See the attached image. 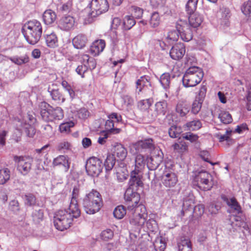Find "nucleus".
Masks as SVG:
<instances>
[{
    "mask_svg": "<svg viewBox=\"0 0 251 251\" xmlns=\"http://www.w3.org/2000/svg\"><path fill=\"white\" fill-rule=\"evenodd\" d=\"M22 32L26 41L31 45H35L41 37L42 26L37 20L30 21L24 25Z\"/></svg>",
    "mask_w": 251,
    "mask_h": 251,
    "instance_id": "1",
    "label": "nucleus"
},
{
    "mask_svg": "<svg viewBox=\"0 0 251 251\" xmlns=\"http://www.w3.org/2000/svg\"><path fill=\"white\" fill-rule=\"evenodd\" d=\"M83 205L86 213L88 214L99 212L103 205L100 194L96 190H92L84 198Z\"/></svg>",
    "mask_w": 251,
    "mask_h": 251,
    "instance_id": "2",
    "label": "nucleus"
},
{
    "mask_svg": "<svg viewBox=\"0 0 251 251\" xmlns=\"http://www.w3.org/2000/svg\"><path fill=\"white\" fill-rule=\"evenodd\" d=\"M75 214L70 210V206L67 210H60L58 211L54 217V225L58 230L63 231L69 228L73 219L79 217L80 216H74Z\"/></svg>",
    "mask_w": 251,
    "mask_h": 251,
    "instance_id": "3",
    "label": "nucleus"
},
{
    "mask_svg": "<svg viewBox=\"0 0 251 251\" xmlns=\"http://www.w3.org/2000/svg\"><path fill=\"white\" fill-rule=\"evenodd\" d=\"M203 75V72L201 68L196 66L190 67L183 75V84L185 87H194L201 82Z\"/></svg>",
    "mask_w": 251,
    "mask_h": 251,
    "instance_id": "4",
    "label": "nucleus"
},
{
    "mask_svg": "<svg viewBox=\"0 0 251 251\" xmlns=\"http://www.w3.org/2000/svg\"><path fill=\"white\" fill-rule=\"evenodd\" d=\"M147 218L148 213L145 206L139 205L135 207L129 219V223L133 228L144 229Z\"/></svg>",
    "mask_w": 251,
    "mask_h": 251,
    "instance_id": "5",
    "label": "nucleus"
},
{
    "mask_svg": "<svg viewBox=\"0 0 251 251\" xmlns=\"http://www.w3.org/2000/svg\"><path fill=\"white\" fill-rule=\"evenodd\" d=\"M197 186L203 191L210 190L213 186V177L206 171L199 172L194 178Z\"/></svg>",
    "mask_w": 251,
    "mask_h": 251,
    "instance_id": "6",
    "label": "nucleus"
},
{
    "mask_svg": "<svg viewBox=\"0 0 251 251\" xmlns=\"http://www.w3.org/2000/svg\"><path fill=\"white\" fill-rule=\"evenodd\" d=\"M89 16L96 17L107 11L109 4L107 0H92L89 5Z\"/></svg>",
    "mask_w": 251,
    "mask_h": 251,
    "instance_id": "7",
    "label": "nucleus"
},
{
    "mask_svg": "<svg viewBox=\"0 0 251 251\" xmlns=\"http://www.w3.org/2000/svg\"><path fill=\"white\" fill-rule=\"evenodd\" d=\"M176 28L182 40L189 42L192 39L193 31L186 21L181 19L178 20L176 23Z\"/></svg>",
    "mask_w": 251,
    "mask_h": 251,
    "instance_id": "8",
    "label": "nucleus"
},
{
    "mask_svg": "<svg viewBox=\"0 0 251 251\" xmlns=\"http://www.w3.org/2000/svg\"><path fill=\"white\" fill-rule=\"evenodd\" d=\"M14 161L17 164V170L23 175H25L31 169L33 158L29 156H14Z\"/></svg>",
    "mask_w": 251,
    "mask_h": 251,
    "instance_id": "9",
    "label": "nucleus"
},
{
    "mask_svg": "<svg viewBox=\"0 0 251 251\" xmlns=\"http://www.w3.org/2000/svg\"><path fill=\"white\" fill-rule=\"evenodd\" d=\"M87 174L91 176H98L102 170L101 162L96 157H90L86 162L85 165Z\"/></svg>",
    "mask_w": 251,
    "mask_h": 251,
    "instance_id": "10",
    "label": "nucleus"
},
{
    "mask_svg": "<svg viewBox=\"0 0 251 251\" xmlns=\"http://www.w3.org/2000/svg\"><path fill=\"white\" fill-rule=\"evenodd\" d=\"M162 183L166 188L174 187L178 182L177 175L172 170L166 168L161 176Z\"/></svg>",
    "mask_w": 251,
    "mask_h": 251,
    "instance_id": "11",
    "label": "nucleus"
},
{
    "mask_svg": "<svg viewBox=\"0 0 251 251\" xmlns=\"http://www.w3.org/2000/svg\"><path fill=\"white\" fill-rule=\"evenodd\" d=\"M80 186L79 185H75L74 187L71 202L70 203V210L75 214V217L80 215V210L79 208L77 199L79 195Z\"/></svg>",
    "mask_w": 251,
    "mask_h": 251,
    "instance_id": "12",
    "label": "nucleus"
},
{
    "mask_svg": "<svg viewBox=\"0 0 251 251\" xmlns=\"http://www.w3.org/2000/svg\"><path fill=\"white\" fill-rule=\"evenodd\" d=\"M124 198L127 205L128 209L131 210L136 206L140 201L139 195L129 189L126 190Z\"/></svg>",
    "mask_w": 251,
    "mask_h": 251,
    "instance_id": "13",
    "label": "nucleus"
},
{
    "mask_svg": "<svg viewBox=\"0 0 251 251\" xmlns=\"http://www.w3.org/2000/svg\"><path fill=\"white\" fill-rule=\"evenodd\" d=\"M111 124H112V127H111V134L119 133L123 126L122 116L117 113H111Z\"/></svg>",
    "mask_w": 251,
    "mask_h": 251,
    "instance_id": "14",
    "label": "nucleus"
},
{
    "mask_svg": "<svg viewBox=\"0 0 251 251\" xmlns=\"http://www.w3.org/2000/svg\"><path fill=\"white\" fill-rule=\"evenodd\" d=\"M185 53V47L184 44L178 43L173 46L170 51V56L174 60L181 59Z\"/></svg>",
    "mask_w": 251,
    "mask_h": 251,
    "instance_id": "15",
    "label": "nucleus"
},
{
    "mask_svg": "<svg viewBox=\"0 0 251 251\" xmlns=\"http://www.w3.org/2000/svg\"><path fill=\"white\" fill-rule=\"evenodd\" d=\"M168 104L166 100L156 102L154 106V110L151 115V119H155L158 116H164L167 110Z\"/></svg>",
    "mask_w": 251,
    "mask_h": 251,
    "instance_id": "16",
    "label": "nucleus"
},
{
    "mask_svg": "<svg viewBox=\"0 0 251 251\" xmlns=\"http://www.w3.org/2000/svg\"><path fill=\"white\" fill-rule=\"evenodd\" d=\"M71 160L67 155H60L54 158L52 165L54 167H62L65 172H67L70 167Z\"/></svg>",
    "mask_w": 251,
    "mask_h": 251,
    "instance_id": "17",
    "label": "nucleus"
},
{
    "mask_svg": "<svg viewBox=\"0 0 251 251\" xmlns=\"http://www.w3.org/2000/svg\"><path fill=\"white\" fill-rule=\"evenodd\" d=\"M111 154L114 157V160H124L127 155L126 150L120 143H117L112 147L111 149Z\"/></svg>",
    "mask_w": 251,
    "mask_h": 251,
    "instance_id": "18",
    "label": "nucleus"
},
{
    "mask_svg": "<svg viewBox=\"0 0 251 251\" xmlns=\"http://www.w3.org/2000/svg\"><path fill=\"white\" fill-rule=\"evenodd\" d=\"M15 124L17 129L21 131H24L28 137H33L34 135L35 129L30 124L20 120H16Z\"/></svg>",
    "mask_w": 251,
    "mask_h": 251,
    "instance_id": "19",
    "label": "nucleus"
},
{
    "mask_svg": "<svg viewBox=\"0 0 251 251\" xmlns=\"http://www.w3.org/2000/svg\"><path fill=\"white\" fill-rule=\"evenodd\" d=\"M75 24L73 17L68 15L62 17L59 21L58 26L62 30H69L72 29Z\"/></svg>",
    "mask_w": 251,
    "mask_h": 251,
    "instance_id": "20",
    "label": "nucleus"
},
{
    "mask_svg": "<svg viewBox=\"0 0 251 251\" xmlns=\"http://www.w3.org/2000/svg\"><path fill=\"white\" fill-rule=\"evenodd\" d=\"M189 15L188 21L189 26L193 28L199 27L203 20V16L199 13L193 12Z\"/></svg>",
    "mask_w": 251,
    "mask_h": 251,
    "instance_id": "21",
    "label": "nucleus"
},
{
    "mask_svg": "<svg viewBox=\"0 0 251 251\" xmlns=\"http://www.w3.org/2000/svg\"><path fill=\"white\" fill-rule=\"evenodd\" d=\"M105 47V43L103 40H97L95 41L90 47V51L91 53L96 56L103 51Z\"/></svg>",
    "mask_w": 251,
    "mask_h": 251,
    "instance_id": "22",
    "label": "nucleus"
},
{
    "mask_svg": "<svg viewBox=\"0 0 251 251\" xmlns=\"http://www.w3.org/2000/svg\"><path fill=\"white\" fill-rule=\"evenodd\" d=\"M139 170L137 168L131 171L130 173V178L129 180V184L130 186L136 184L137 186L143 187V183L141 180V176L139 175Z\"/></svg>",
    "mask_w": 251,
    "mask_h": 251,
    "instance_id": "23",
    "label": "nucleus"
},
{
    "mask_svg": "<svg viewBox=\"0 0 251 251\" xmlns=\"http://www.w3.org/2000/svg\"><path fill=\"white\" fill-rule=\"evenodd\" d=\"M88 41L87 37L82 34H79L75 37L73 39L74 47L77 49H82L85 47Z\"/></svg>",
    "mask_w": 251,
    "mask_h": 251,
    "instance_id": "24",
    "label": "nucleus"
},
{
    "mask_svg": "<svg viewBox=\"0 0 251 251\" xmlns=\"http://www.w3.org/2000/svg\"><path fill=\"white\" fill-rule=\"evenodd\" d=\"M162 161V157L159 155L151 156L148 160L147 165L151 170L156 169Z\"/></svg>",
    "mask_w": 251,
    "mask_h": 251,
    "instance_id": "25",
    "label": "nucleus"
},
{
    "mask_svg": "<svg viewBox=\"0 0 251 251\" xmlns=\"http://www.w3.org/2000/svg\"><path fill=\"white\" fill-rule=\"evenodd\" d=\"M64 113L61 107H57L55 108H51L49 115V121L54 120H60L63 119Z\"/></svg>",
    "mask_w": 251,
    "mask_h": 251,
    "instance_id": "26",
    "label": "nucleus"
},
{
    "mask_svg": "<svg viewBox=\"0 0 251 251\" xmlns=\"http://www.w3.org/2000/svg\"><path fill=\"white\" fill-rule=\"evenodd\" d=\"M178 251H192V245L189 239L181 238L177 243Z\"/></svg>",
    "mask_w": 251,
    "mask_h": 251,
    "instance_id": "27",
    "label": "nucleus"
},
{
    "mask_svg": "<svg viewBox=\"0 0 251 251\" xmlns=\"http://www.w3.org/2000/svg\"><path fill=\"white\" fill-rule=\"evenodd\" d=\"M40 114L42 119L45 121H49V115L52 107L46 102H41L39 105Z\"/></svg>",
    "mask_w": 251,
    "mask_h": 251,
    "instance_id": "28",
    "label": "nucleus"
},
{
    "mask_svg": "<svg viewBox=\"0 0 251 251\" xmlns=\"http://www.w3.org/2000/svg\"><path fill=\"white\" fill-rule=\"evenodd\" d=\"M8 59L12 63L17 65H22L29 62V57L26 54H23L21 56L14 55L9 57Z\"/></svg>",
    "mask_w": 251,
    "mask_h": 251,
    "instance_id": "29",
    "label": "nucleus"
},
{
    "mask_svg": "<svg viewBox=\"0 0 251 251\" xmlns=\"http://www.w3.org/2000/svg\"><path fill=\"white\" fill-rule=\"evenodd\" d=\"M56 19L55 13L50 9L45 11L43 15V20L46 25H50Z\"/></svg>",
    "mask_w": 251,
    "mask_h": 251,
    "instance_id": "30",
    "label": "nucleus"
},
{
    "mask_svg": "<svg viewBox=\"0 0 251 251\" xmlns=\"http://www.w3.org/2000/svg\"><path fill=\"white\" fill-rule=\"evenodd\" d=\"M176 111L181 117L185 116L189 111V105L185 101H179L176 104Z\"/></svg>",
    "mask_w": 251,
    "mask_h": 251,
    "instance_id": "31",
    "label": "nucleus"
},
{
    "mask_svg": "<svg viewBox=\"0 0 251 251\" xmlns=\"http://www.w3.org/2000/svg\"><path fill=\"white\" fill-rule=\"evenodd\" d=\"M226 203L232 209L233 212L238 214L242 213V208L235 198L228 199Z\"/></svg>",
    "mask_w": 251,
    "mask_h": 251,
    "instance_id": "32",
    "label": "nucleus"
},
{
    "mask_svg": "<svg viewBox=\"0 0 251 251\" xmlns=\"http://www.w3.org/2000/svg\"><path fill=\"white\" fill-rule=\"evenodd\" d=\"M45 40L47 46L50 48H54L57 46L58 39L54 32L47 34L45 35Z\"/></svg>",
    "mask_w": 251,
    "mask_h": 251,
    "instance_id": "33",
    "label": "nucleus"
},
{
    "mask_svg": "<svg viewBox=\"0 0 251 251\" xmlns=\"http://www.w3.org/2000/svg\"><path fill=\"white\" fill-rule=\"evenodd\" d=\"M174 150L179 153H182L188 150V146L186 143L183 141H179L173 145Z\"/></svg>",
    "mask_w": 251,
    "mask_h": 251,
    "instance_id": "34",
    "label": "nucleus"
},
{
    "mask_svg": "<svg viewBox=\"0 0 251 251\" xmlns=\"http://www.w3.org/2000/svg\"><path fill=\"white\" fill-rule=\"evenodd\" d=\"M153 103L152 99H147L140 100L137 103V107L142 111L148 110Z\"/></svg>",
    "mask_w": 251,
    "mask_h": 251,
    "instance_id": "35",
    "label": "nucleus"
},
{
    "mask_svg": "<svg viewBox=\"0 0 251 251\" xmlns=\"http://www.w3.org/2000/svg\"><path fill=\"white\" fill-rule=\"evenodd\" d=\"M136 24L132 16L126 15L123 20V29L126 30L131 29Z\"/></svg>",
    "mask_w": 251,
    "mask_h": 251,
    "instance_id": "36",
    "label": "nucleus"
},
{
    "mask_svg": "<svg viewBox=\"0 0 251 251\" xmlns=\"http://www.w3.org/2000/svg\"><path fill=\"white\" fill-rule=\"evenodd\" d=\"M153 246L156 251H164L166 246L165 242L161 236L156 237Z\"/></svg>",
    "mask_w": 251,
    "mask_h": 251,
    "instance_id": "37",
    "label": "nucleus"
},
{
    "mask_svg": "<svg viewBox=\"0 0 251 251\" xmlns=\"http://www.w3.org/2000/svg\"><path fill=\"white\" fill-rule=\"evenodd\" d=\"M10 175V171L8 168L0 169V185L5 184L9 180Z\"/></svg>",
    "mask_w": 251,
    "mask_h": 251,
    "instance_id": "38",
    "label": "nucleus"
},
{
    "mask_svg": "<svg viewBox=\"0 0 251 251\" xmlns=\"http://www.w3.org/2000/svg\"><path fill=\"white\" fill-rule=\"evenodd\" d=\"M123 28L122 21L119 17H114L111 22V29L114 30L116 35H117V31Z\"/></svg>",
    "mask_w": 251,
    "mask_h": 251,
    "instance_id": "39",
    "label": "nucleus"
},
{
    "mask_svg": "<svg viewBox=\"0 0 251 251\" xmlns=\"http://www.w3.org/2000/svg\"><path fill=\"white\" fill-rule=\"evenodd\" d=\"M185 126L188 130L196 131L201 127L202 124L200 120H195L192 121L187 122Z\"/></svg>",
    "mask_w": 251,
    "mask_h": 251,
    "instance_id": "40",
    "label": "nucleus"
},
{
    "mask_svg": "<svg viewBox=\"0 0 251 251\" xmlns=\"http://www.w3.org/2000/svg\"><path fill=\"white\" fill-rule=\"evenodd\" d=\"M182 132V129L180 126L176 125L172 126L169 129L168 133L171 138L178 137Z\"/></svg>",
    "mask_w": 251,
    "mask_h": 251,
    "instance_id": "41",
    "label": "nucleus"
},
{
    "mask_svg": "<svg viewBox=\"0 0 251 251\" xmlns=\"http://www.w3.org/2000/svg\"><path fill=\"white\" fill-rule=\"evenodd\" d=\"M199 0H188L186 5L185 10L187 13L192 14L194 12L197 7V4Z\"/></svg>",
    "mask_w": 251,
    "mask_h": 251,
    "instance_id": "42",
    "label": "nucleus"
},
{
    "mask_svg": "<svg viewBox=\"0 0 251 251\" xmlns=\"http://www.w3.org/2000/svg\"><path fill=\"white\" fill-rule=\"evenodd\" d=\"M126 214V209L123 205L117 206L114 211L113 215L117 219H122Z\"/></svg>",
    "mask_w": 251,
    "mask_h": 251,
    "instance_id": "43",
    "label": "nucleus"
},
{
    "mask_svg": "<svg viewBox=\"0 0 251 251\" xmlns=\"http://www.w3.org/2000/svg\"><path fill=\"white\" fill-rule=\"evenodd\" d=\"M219 118L224 124H228L232 122V118L228 112L222 111L219 115Z\"/></svg>",
    "mask_w": 251,
    "mask_h": 251,
    "instance_id": "44",
    "label": "nucleus"
},
{
    "mask_svg": "<svg viewBox=\"0 0 251 251\" xmlns=\"http://www.w3.org/2000/svg\"><path fill=\"white\" fill-rule=\"evenodd\" d=\"M145 223V228L143 229L144 230H146V231L148 232H153L157 229V224L154 220L152 219H150L148 220H147Z\"/></svg>",
    "mask_w": 251,
    "mask_h": 251,
    "instance_id": "45",
    "label": "nucleus"
},
{
    "mask_svg": "<svg viewBox=\"0 0 251 251\" xmlns=\"http://www.w3.org/2000/svg\"><path fill=\"white\" fill-rule=\"evenodd\" d=\"M231 130H227L225 134L219 135L218 139L219 142H222L224 141H226L228 145H229L232 144L234 142V141L231 138Z\"/></svg>",
    "mask_w": 251,
    "mask_h": 251,
    "instance_id": "46",
    "label": "nucleus"
},
{
    "mask_svg": "<svg viewBox=\"0 0 251 251\" xmlns=\"http://www.w3.org/2000/svg\"><path fill=\"white\" fill-rule=\"evenodd\" d=\"M170 75L168 73H164L161 75L160 82L164 88L167 89L169 87L170 84Z\"/></svg>",
    "mask_w": 251,
    "mask_h": 251,
    "instance_id": "47",
    "label": "nucleus"
},
{
    "mask_svg": "<svg viewBox=\"0 0 251 251\" xmlns=\"http://www.w3.org/2000/svg\"><path fill=\"white\" fill-rule=\"evenodd\" d=\"M148 83H149V82L145 76L140 77L136 83V89L138 90V93L141 92Z\"/></svg>",
    "mask_w": 251,
    "mask_h": 251,
    "instance_id": "48",
    "label": "nucleus"
},
{
    "mask_svg": "<svg viewBox=\"0 0 251 251\" xmlns=\"http://www.w3.org/2000/svg\"><path fill=\"white\" fill-rule=\"evenodd\" d=\"M178 32L176 30L169 31L166 37V40L169 44H172L173 42L177 41L179 38Z\"/></svg>",
    "mask_w": 251,
    "mask_h": 251,
    "instance_id": "49",
    "label": "nucleus"
},
{
    "mask_svg": "<svg viewBox=\"0 0 251 251\" xmlns=\"http://www.w3.org/2000/svg\"><path fill=\"white\" fill-rule=\"evenodd\" d=\"M71 145L69 142L64 140L57 144L56 149L58 151L65 152L67 151L71 150Z\"/></svg>",
    "mask_w": 251,
    "mask_h": 251,
    "instance_id": "50",
    "label": "nucleus"
},
{
    "mask_svg": "<svg viewBox=\"0 0 251 251\" xmlns=\"http://www.w3.org/2000/svg\"><path fill=\"white\" fill-rule=\"evenodd\" d=\"M141 229L133 228L129 234L130 239L132 242V244L135 245L138 243L139 236L140 234Z\"/></svg>",
    "mask_w": 251,
    "mask_h": 251,
    "instance_id": "51",
    "label": "nucleus"
},
{
    "mask_svg": "<svg viewBox=\"0 0 251 251\" xmlns=\"http://www.w3.org/2000/svg\"><path fill=\"white\" fill-rule=\"evenodd\" d=\"M160 22V18L158 13L153 12L150 20V24L152 27H156L159 25Z\"/></svg>",
    "mask_w": 251,
    "mask_h": 251,
    "instance_id": "52",
    "label": "nucleus"
},
{
    "mask_svg": "<svg viewBox=\"0 0 251 251\" xmlns=\"http://www.w3.org/2000/svg\"><path fill=\"white\" fill-rule=\"evenodd\" d=\"M72 0H69L66 2L62 3L58 9L62 13H69L72 9Z\"/></svg>",
    "mask_w": 251,
    "mask_h": 251,
    "instance_id": "53",
    "label": "nucleus"
},
{
    "mask_svg": "<svg viewBox=\"0 0 251 251\" xmlns=\"http://www.w3.org/2000/svg\"><path fill=\"white\" fill-rule=\"evenodd\" d=\"M241 11L244 15L251 17V0H248L243 3Z\"/></svg>",
    "mask_w": 251,
    "mask_h": 251,
    "instance_id": "54",
    "label": "nucleus"
},
{
    "mask_svg": "<svg viewBox=\"0 0 251 251\" xmlns=\"http://www.w3.org/2000/svg\"><path fill=\"white\" fill-rule=\"evenodd\" d=\"M130 11L137 19L141 18L143 14V9L136 6H131L129 8Z\"/></svg>",
    "mask_w": 251,
    "mask_h": 251,
    "instance_id": "55",
    "label": "nucleus"
},
{
    "mask_svg": "<svg viewBox=\"0 0 251 251\" xmlns=\"http://www.w3.org/2000/svg\"><path fill=\"white\" fill-rule=\"evenodd\" d=\"M137 144L142 149H151L153 146V141L151 139L138 141Z\"/></svg>",
    "mask_w": 251,
    "mask_h": 251,
    "instance_id": "56",
    "label": "nucleus"
},
{
    "mask_svg": "<svg viewBox=\"0 0 251 251\" xmlns=\"http://www.w3.org/2000/svg\"><path fill=\"white\" fill-rule=\"evenodd\" d=\"M202 102L201 100H197L194 101L192 105L191 112L194 114H197L201 109Z\"/></svg>",
    "mask_w": 251,
    "mask_h": 251,
    "instance_id": "57",
    "label": "nucleus"
},
{
    "mask_svg": "<svg viewBox=\"0 0 251 251\" xmlns=\"http://www.w3.org/2000/svg\"><path fill=\"white\" fill-rule=\"evenodd\" d=\"M135 167L138 169L144 167L145 164L144 156L141 154H137L135 157Z\"/></svg>",
    "mask_w": 251,
    "mask_h": 251,
    "instance_id": "58",
    "label": "nucleus"
},
{
    "mask_svg": "<svg viewBox=\"0 0 251 251\" xmlns=\"http://www.w3.org/2000/svg\"><path fill=\"white\" fill-rule=\"evenodd\" d=\"M74 126V123L72 122L62 123L59 126V129L62 133H67L70 131V128Z\"/></svg>",
    "mask_w": 251,
    "mask_h": 251,
    "instance_id": "59",
    "label": "nucleus"
},
{
    "mask_svg": "<svg viewBox=\"0 0 251 251\" xmlns=\"http://www.w3.org/2000/svg\"><path fill=\"white\" fill-rule=\"evenodd\" d=\"M50 95L54 100L61 101L62 102L65 100L64 98L58 90H52L50 92Z\"/></svg>",
    "mask_w": 251,
    "mask_h": 251,
    "instance_id": "60",
    "label": "nucleus"
},
{
    "mask_svg": "<svg viewBox=\"0 0 251 251\" xmlns=\"http://www.w3.org/2000/svg\"><path fill=\"white\" fill-rule=\"evenodd\" d=\"M183 138L193 143L198 141L199 136L196 134H194L192 132H187L183 134Z\"/></svg>",
    "mask_w": 251,
    "mask_h": 251,
    "instance_id": "61",
    "label": "nucleus"
},
{
    "mask_svg": "<svg viewBox=\"0 0 251 251\" xmlns=\"http://www.w3.org/2000/svg\"><path fill=\"white\" fill-rule=\"evenodd\" d=\"M204 212V206L203 204H198L194 208V213L197 217H201Z\"/></svg>",
    "mask_w": 251,
    "mask_h": 251,
    "instance_id": "62",
    "label": "nucleus"
},
{
    "mask_svg": "<svg viewBox=\"0 0 251 251\" xmlns=\"http://www.w3.org/2000/svg\"><path fill=\"white\" fill-rule=\"evenodd\" d=\"M87 70L88 67L86 64L78 65L75 69L76 73L82 78L84 77V74L87 72Z\"/></svg>",
    "mask_w": 251,
    "mask_h": 251,
    "instance_id": "63",
    "label": "nucleus"
},
{
    "mask_svg": "<svg viewBox=\"0 0 251 251\" xmlns=\"http://www.w3.org/2000/svg\"><path fill=\"white\" fill-rule=\"evenodd\" d=\"M76 115L80 119H85L89 117V112L86 108H82L77 111Z\"/></svg>",
    "mask_w": 251,
    "mask_h": 251,
    "instance_id": "64",
    "label": "nucleus"
}]
</instances>
